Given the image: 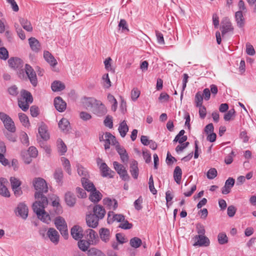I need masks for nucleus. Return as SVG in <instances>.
Instances as JSON below:
<instances>
[{
    "label": "nucleus",
    "instance_id": "obj_1",
    "mask_svg": "<svg viewBox=\"0 0 256 256\" xmlns=\"http://www.w3.org/2000/svg\"><path fill=\"white\" fill-rule=\"evenodd\" d=\"M48 204L47 198H43L42 201H36L32 204L33 210L36 214L38 218L47 224L50 220V215L44 210V208Z\"/></svg>",
    "mask_w": 256,
    "mask_h": 256
},
{
    "label": "nucleus",
    "instance_id": "obj_2",
    "mask_svg": "<svg viewBox=\"0 0 256 256\" xmlns=\"http://www.w3.org/2000/svg\"><path fill=\"white\" fill-rule=\"evenodd\" d=\"M33 186L36 192L34 197L37 201H42L43 198H46L44 194L48 192V187L46 180L40 178H35L33 180Z\"/></svg>",
    "mask_w": 256,
    "mask_h": 256
},
{
    "label": "nucleus",
    "instance_id": "obj_3",
    "mask_svg": "<svg viewBox=\"0 0 256 256\" xmlns=\"http://www.w3.org/2000/svg\"><path fill=\"white\" fill-rule=\"evenodd\" d=\"M0 120L2 122L5 128L11 132H16V128L12 120L6 114L1 112Z\"/></svg>",
    "mask_w": 256,
    "mask_h": 256
},
{
    "label": "nucleus",
    "instance_id": "obj_4",
    "mask_svg": "<svg viewBox=\"0 0 256 256\" xmlns=\"http://www.w3.org/2000/svg\"><path fill=\"white\" fill-rule=\"evenodd\" d=\"M114 168L119 174L121 179L124 181H128L130 177L128 174L127 170L124 165L120 164L117 162H113Z\"/></svg>",
    "mask_w": 256,
    "mask_h": 256
},
{
    "label": "nucleus",
    "instance_id": "obj_5",
    "mask_svg": "<svg viewBox=\"0 0 256 256\" xmlns=\"http://www.w3.org/2000/svg\"><path fill=\"white\" fill-rule=\"evenodd\" d=\"M194 243L193 246H208L210 244V240L205 236L196 235L194 238Z\"/></svg>",
    "mask_w": 256,
    "mask_h": 256
},
{
    "label": "nucleus",
    "instance_id": "obj_6",
    "mask_svg": "<svg viewBox=\"0 0 256 256\" xmlns=\"http://www.w3.org/2000/svg\"><path fill=\"white\" fill-rule=\"evenodd\" d=\"M220 28L222 30V36H224L227 32L233 31L234 28L228 18H223L222 21Z\"/></svg>",
    "mask_w": 256,
    "mask_h": 256
},
{
    "label": "nucleus",
    "instance_id": "obj_7",
    "mask_svg": "<svg viewBox=\"0 0 256 256\" xmlns=\"http://www.w3.org/2000/svg\"><path fill=\"white\" fill-rule=\"evenodd\" d=\"M116 150L119 154L122 162L126 164L129 160V156L126 150L118 142L116 146Z\"/></svg>",
    "mask_w": 256,
    "mask_h": 256
},
{
    "label": "nucleus",
    "instance_id": "obj_8",
    "mask_svg": "<svg viewBox=\"0 0 256 256\" xmlns=\"http://www.w3.org/2000/svg\"><path fill=\"white\" fill-rule=\"evenodd\" d=\"M25 70L26 74L32 85L36 86L38 84V80L35 72L28 64H26Z\"/></svg>",
    "mask_w": 256,
    "mask_h": 256
},
{
    "label": "nucleus",
    "instance_id": "obj_9",
    "mask_svg": "<svg viewBox=\"0 0 256 256\" xmlns=\"http://www.w3.org/2000/svg\"><path fill=\"white\" fill-rule=\"evenodd\" d=\"M92 112L98 116H100L106 114V109L100 101L97 100L93 106Z\"/></svg>",
    "mask_w": 256,
    "mask_h": 256
},
{
    "label": "nucleus",
    "instance_id": "obj_10",
    "mask_svg": "<svg viewBox=\"0 0 256 256\" xmlns=\"http://www.w3.org/2000/svg\"><path fill=\"white\" fill-rule=\"evenodd\" d=\"M125 216L122 214H116L113 212H109L108 214L107 222L108 224L114 222H121L124 220Z\"/></svg>",
    "mask_w": 256,
    "mask_h": 256
},
{
    "label": "nucleus",
    "instance_id": "obj_11",
    "mask_svg": "<svg viewBox=\"0 0 256 256\" xmlns=\"http://www.w3.org/2000/svg\"><path fill=\"white\" fill-rule=\"evenodd\" d=\"M28 210L26 205L24 202L20 203L16 208V213L23 219H26L28 216Z\"/></svg>",
    "mask_w": 256,
    "mask_h": 256
},
{
    "label": "nucleus",
    "instance_id": "obj_12",
    "mask_svg": "<svg viewBox=\"0 0 256 256\" xmlns=\"http://www.w3.org/2000/svg\"><path fill=\"white\" fill-rule=\"evenodd\" d=\"M86 220L88 226L93 228L98 226L100 220L96 216L93 215L92 214H87Z\"/></svg>",
    "mask_w": 256,
    "mask_h": 256
},
{
    "label": "nucleus",
    "instance_id": "obj_13",
    "mask_svg": "<svg viewBox=\"0 0 256 256\" xmlns=\"http://www.w3.org/2000/svg\"><path fill=\"white\" fill-rule=\"evenodd\" d=\"M9 66L14 70L19 69L22 67L23 62L21 59L18 58H10L8 60Z\"/></svg>",
    "mask_w": 256,
    "mask_h": 256
},
{
    "label": "nucleus",
    "instance_id": "obj_14",
    "mask_svg": "<svg viewBox=\"0 0 256 256\" xmlns=\"http://www.w3.org/2000/svg\"><path fill=\"white\" fill-rule=\"evenodd\" d=\"M86 238L90 242L93 243L98 240V234L93 230L88 228L84 232Z\"/></svg>",
    "mask_w": 256,
    "mask_h": 256
},
{
    "label": "nucleus",
    "instance_id": "obj_15",
    "mask_svg": "<svg viewBox=\"0 0 256 256\" xmlns=\"http://www.w3.org/2000/svg\"><path fill=\"white\" fill-rule=\"evenodd\" d=\"M71 235L76 240L81 239L83 237L82 229L78 226H74L71 229Z\"/></svg>",
    "mask_w": 256,
    "mask_h": 256
},
{
    "label": "nucleus",
    "instance_id": "obj_16",
    "mask_svg": "<svg viewBox=\"0 0 256 256\" xmlns=\"http://www.w3.org/2000/svg\"><path fill=\"white\" fill-rule=\"evenodd\" d=\"M93 215L96 216L100 220H102L105 214L106 210L104 207L100 204H96L93 208Z\"/></svg>",
    "mask_w": 256,
    "mask_h": 256
},
{
    "label": "nucleus",
    "instance_id": "obj_17",
    "mask_svg": "<svg viewBox=\"0 0 256 256\" xmlns=\"http://www.w3.org/2000/svg\"><path fill=\"white\" fill-rule=\"evenodd\" d=\"M54 105L56 108L60 112H64L66 106V104L60 96H57L54 98Z\"/></svg>",
    "mask_w": 256,
    "mask_h": 256
},
{
    "label": "nucleus",
    "instance_id": "obj_18",
    "mask_svg": "<svg viewBox=\"0 0 256 256\" xmlns=\"http://www.w3.org/2000/svg\"><path fill=\"white\" fill-rule=\"evenodd\" d=\"M235 180L232 178H229L226 182L224 186L222 188V194H227L230 192L231 188L234 184Z\"/></svg>",
    "mask_w": 256,
    "mask_h": 256
},
{
    "label": "nucleus",
    "instance_id": "obj_19",
    "mask_svg": "<svg viewBox=\"0 0 256 256\" xmlns=\"http://www.w3.org/2000/svg\"><path fill=\"white\" fill-rule=\"evenodd\" d=\"M47 235L50 241L54 244H58L60 236L58 232L54 228H50L47 232Z\"/></svg>",
    "mask_w": 256,
    "mask_h": 256
},
{
    "label": "nucleus",
    "instance_id": "obj_20",
    "mask_svg": "<svg viewBox=\"0 0 256 256\" xmlns=\"http://www.w3.org/2000/svg\"><path fill=\"white\" fill-rule=\"evenodd\" d=\"M81 182L83 187L85 190H86L88 192H92L94 191V190H96V188L93 182L90 181L88 178H82Z\"/></svg>",
    "mask_w": 256,
    "mask_h": 256
},
{
    "label": "nucleus",
    "instance_id": "obj_21",
    "mask_svg": "<svg viewBox=\"0 0 256 256\" xmlns=\"http://www.w3.org/2000/svg\"><path fill=\"white\" fill-rule=\"evenodd\" d=\"M100 169L102 172V176L103 177L109 176L113 178L114 172L104 162L102 163L100 166Z\"/></svg>",
    "mask_w": 256,
    "mask_h": 256
},
{
    "label": "nucleus",
    "instance_id": "obj_22",
    "mask_svg": "<svg viewBox=\"0 0 256 256\" xmlns=\"http://www.w3.org/2000/svg\"><path fill=\"white\" fill-rule=\"evenodd\" d=\"M44 58L46 61L51 66L54 67L58 64L56 59L48 51H44Z\"/></svg>",
    "mask_w": 256,
    "mask_h": 256
},
{
    "label": "nucleus",
    "instance_id": "obj_23",
    "mask_svg": "<svg viewBox=\"0 0 256 256\" xmlns=\"http://www.w3.org/2000/svg\"><path fill=\"white\" fill-rule=\"evenodd\" d=\"M138 163L136 160H133L130 164V172L134 179H137L138 176Z\"/></svg>",
    "mask_w": 256,
    "mask_h": 256
},
{
    "label": "nucleus",
    "instance_id": "obj_24",
    "mask_svg": "<svg viewBox=\"0 0 256 256\" xmlns=\"http://www.w3.org/2000/svg\"><path fill=\"white\" fill-rule=\"evenodd\" d=\"M28 43L31 50L38 52L40 50V44L37 39L35 38L31 37L28 39Z\"/></svg>",
    "mask_w": 256,
    "mask_h": 256
},
{
    "label": "nucleus",
    "instance_id": "obj_25",
    "mask_svg": "<svg viewBox=\"0 0 256 256\" xmlns=\"http://www.w3.org/2000/svg\"><path fill=\"white\" fill-rule=\"evenodd\" d=\"M100 239L104 242H108L110 239V232L109 229L102 228L99 230Z\"/></svg>",
    "mask_w": 256,
    "mask_h": 256
},
{
    "label": "nucleus",
    "instance_id": "obj_26",
    "mask_svg": "<svg viewBox=\"0 0 256 256\" xmlns=\"http://www.w3.org/2000/svg\"><path fill=\"white\" fill-rule=\"evenodd\" d=\"M235 20L238 26L242 28L245 25V19L241 11H238L235 13Z\"/></svg>",
    "mask_w": 256,
    "mask_h": 256
},
{
    "label": "nucleus",
    "instance_id": "obj_27",
    "mask_svg": "<svg viewBox=\"0 0 256 256\" xmlns=\"http://www.w3.org/2000/svg\"><path fill=\"white\" fill-rule=\"evenodd\" d=\"M58 125L59 128L64 132H68L70 128V123L66 118H62Z\"/></svg>",
    "mask_w": 256,
    "mask_h": 256
},
{
    "label": "nucleus",
    "instance_id": "obj_28",
    "mask_svg": "<svg viewBox=\"0 0 256 256\" xmlns=\"http://www.w3.org/2000/svg\"><path fill=\"white\" fill-rule=\"evenodd\" d=\"M104 205L108 206L109 208L116 210L118 208V202L115 199L112 200L110 198H105L103 200Z\"/></svg>",
    "mask_w": 256,
    "mask_h": 256
},
{
    "label": "nucleus",
    "instance_id": "obj_29",
    "mask_svg": "<svg viewBox=\"0 0 256 256\" xmlns=\"http://www.w3.org/2000/svg\"><path fill=\"white\" fill-rule=\"evenodd\" d=\"M118 130L120 136L122 138L125 137L126 133L128 131V126L125 120H123L120 124Z\"/></svg>",
    "mask_w": 256,
    "mask_h": 256
},
{
    "label": "nucleus",
    "instance_id": "obj_30",
    "mask_svg": "<svg viewBox=\"0 0 256 256\" xmlns=\"http://www.w3.org/2000/svg\"><path fill=\"white\" fill-rule=\"evenodd\" d=\"M65 201L70 206H73L76 202L74 195L70 192H68L65 194Z\"/></svg>",
    "mask_w": 256,
    "mask_h": 256
},
{
    "label": "nucleus",
    "instance_id": "obj_31",
    "mask_svg": "<svg viewBox=\"0 0 256 256\" xmlns=\"http://www.w3.org/2000/svg\"><path fill=\"white\" fill-rule=\"evenodd\" d=\"M96 99L92 98H88L84 99L83 101L84 106L87 109H90L92 111L93 106L96 102Z\"/></svg>",
    "mask_w": 256,
    "mask_h": 256
},
{
    "label": "nucleus",
    "instance_id": "obj_32",
    "mask_svg": "<svg viewBox=\"0 0 256 256\" xmlns=\"http://www.w3.org/2000/svg\"><path fill=\"white\" fill-rule=\"evenodd\" d=\"M102 198V194L96 189L94 191L90 192L89 199L92 202H99Z\"/></svg>",
    "mask_w": 256,
    "mask_h": 256
},
{
    "label": "nucleus",
    "instance_id": "obj_33",
    "mask_svg": "<svg viewBox=\"0 0 256 256\" xmlns=\"http://www.w3.org/2000/svg\"><path fill=\"white\" fill-rule=\"evenodd\" d=\"M51 88L54 92H60L65 88V85L60 81L55 80L52 84Z\"/></svg>",
    "mask_w": 256,
    "mask_h": 256
},
{
    "label": "nucleus",
    "instance_id": "obj_34",
    "mask_svg": "<svg viewBox=\"0 0 256 256\" xmlns=\"http://www.w3.org/2000/svg\"><path fill=\"white\" fill-rule=\"evenodd\" d=\"M54 224L56 228L59 230L64 229L67 227L66 223L62 217H58L56 218Z\"/></svg>",
    "mask_w": 256,
    "mask_h": 256
},
{
    "label": "nucleus",
    "instance_id": "obj_35",
    "mask_svg": "<svg viewBox=\"0 0 256 256\" xmlns=\"http://www.w3.org/2000/svg\"><path fill=\"white\" fill-rule=\"evenodd\" d=\"M54 176L56 182L60 185L62 184L63 172L61 168H56L54 174Z\"/></svg>",
    "mask_w": 256,
    "mask_h": 256
},
{
    "label": "nucleus",
    "instance_id": "obj_36",
    "mask_svg": "<svg viewBox=\"0 0 256 256\" xmlns=\"http://www.w3.org/2000/svg\"><path fill=\"white\" fill-rule=\"evenodd\" d=\"M182 176V170L180 168L176 166L174 172V178L176 182L179 184L180 182Z\"/></svg>",
    "mask_w": 256,
    "mask_h": 256
},
{
    "label": "nucleus",
    "instance_id": "obj_37",
    "mask_svg": "<svg viewBox=\"0 0 256 256\" xmlns=\"http://www.w3.org/2000/svg\"><path fill=\"white\" fill-rule=\"evenodd\" d=\"M38 133L41 137L44 140L49 138V134L48 132L46 126L44 125H42L38 128Z\"/></svg>",
    "mask_w": 256,
    "mask_h": 256
},
{
    "label": "nucleus",
    "instance_id": "obj_38",
    "mask_svg": "<svg viewBox=\"0 0 256 256\" xmlns=\"http://www.w3.org/2000/svg\"><path fill=\"white\" fill-rule=\"evenodd\" d=\"M78 173L82 178H89V174L86 168L80 164L76 165Z\"/></svg>",
    "mask_w": 256,
    "mask_h": 256
},
{
    "label": "nucleus",
    "instance_id": "obj_39",
    "mask_svg": "<svg viewBox=\"0 0 256 256\" xmlns=\"http://www.w3.org/2000/svg\"><path fill=\"white\" fill-rule=\"evenodd\" d=\"M20 22L22 28L28 32H32V27L30 22L24 18H20Z\"/></svg>",
    "mask_w": 256,
    "mask_h": 256
},
{
    "label": "nucleus",
    "instance_id": "obj_40",
    "mask_svg": "<svg viewBox=\"0 0 256 256\" xmlns=\"http://www.w3.org/2000/svg\"><path fill=\"white\" fill-rule=\"evenodd\" d=\"M22 100L26 102H30V104L32 102L33 98L31 94L26 90H23L22 91Z\"/></svg>",
    "mask_w": 256,
    "mask_h": 256
},
{
    "label": "nucleus",
    "instance_id": "obj_41",
    "mask_svg": "<svg viewBox=\"0 0 256 256\" xmlns=\"http://www.w3.org/2000/svg\"><path fill=\"white\" fill-rule=\"evenodd\" d=\"M18 118L20 122L25 127H28L30 126L28 118L26 114L23 113L18 114Z\"/></svg>",
    "mask_w": 256,
    "mask_h": 256
},
{
    "label": "nucleus",
    "instance_id": "obj_42",
    "mask_svg": "<svg viewBox=\"0 0 256 256\" xmlns=\"http://www.w3.org/2000/svg\"><path fill=\"white\" fill-rule=\"evenodd\" d=\"M90 242L86 240H80L78 242V244L79 248L83 252H86L88 250L90 244Z\"/></svg>",
    "mask_w": 256,
    "mask_h": 256
},
{
    "label": "nucleus",
    "instance_id": "obj_43",
    "mask_svg": "<svg viewBox=\"0 0 256 256\" xmlns=\"http://www.w3.org/2000/svg\"><path fill=\"white\" fill-rule=\"evenodd\" d=\"M130 244L132 247L136 248L141 246L142 241L140 238L134 237L130 239Z\"/></svg>",
    "mask_w": 256,
    "mask_h": 256
},
{
    "label": "nucleus",
    "instance_id": "obj_44",
    "mask_svg": "<svg viewBox=\"0 0 256 256\" xmlns=\"http://www.w3.org/2000/svg\"><path fill=\"white\" fill-rule=\"evenodd\" d=\"M57 142L58 143V152L60 155H64L67 150L66 146L61 139H58Z\"/></svg>",
    "mask_w": 256,
    "mask_h": 256
},
{
    "label": "nucleus",
    "instance_id": "obj_45",
    "mask_svg": "<svg viewBox=\"0 0 256 256\" xmlns=\"http://www.w3.org/2000/svg\"><path fill=\"white\" fill-rule=\"evenodd\" d=\"M102 85L104 88H108L111 86V82L108 74H104L102 76Z\"/></svg>",
    "mask_w": 256,
    "mask_h": 256
},
{
    "label": "nucleus",
    "instance_id": "obj_46",
    "mask_svg": "<svg viewBox=\"0 0 256 256\" xmlns=\"http://www.w3.org/2000/svg\"><path fill=\"white\" fill-rule=\"evenodd\" d=\"M203 100V95L201 92H198L195 96V102L197 107H202V106Z\"/></svg>",
    "mask_w": 256,
    "mask_h": 256
},
{
    "label": "nucleus",
    "instance_id": "obj_47",
    "mask_svg": "<svg viewBox=\"0 0 256 256\" xmlns=\"http://www.w3.org/2000/svg\"><path fill=\"white\" fill-rule=\"evenodd\" d=\"M88 256H105V254L100 250L96 248H91L88 251Z\"/></svg>",
    "mask_w": 256,
    "mask_h": 256
},
{
    "label": "nucleus",
    "instance_id": "obj_48",
    "mask_svg": "<svg viewBox=\"0 0 256 256\" xmlns=\"http://www.w3.org/2000/svg\"><path fill=\"white\" fill-rule=\"evenodd\" d=\"M62 160L63 161L62 165L64 167L65 170L69 175H70L72 174V171L70 161L68 160V159L65 158H62Z\"/></svg>",
    "mask_w": 256,
    "mask_h": 256
},
{
    "label": "nucleus",
    "instance_id": "obj_49",
    "mask_svg": "<svg viewBox=\"0 0 256 256\" xmlns=\"http://www.w3.org/2000/svg\"><path fill=\"white\" fill-rule=\"evenodd\" d=\"M10 182L12 190L18 188L21 185V182L15 177H11L10 178Z\"/></svg>",
    "mask_w": 256,
    "mask_h": 256
},
{
    "label": "nucleus",
    "instance_id": "obj_50",
    "mask_svg": "<svg viewBox=\"0 0 256 256\" xmlns=\"http://www.w3.org/2000/svg\"><path fill=\"white\" fill-rule=\"evenodd\" d=\"M0 195L6 198L10 196V192L4 184H0Z\"/></svg>",
    "mask_w": 256,
    "mask_h": 256
},
{
    "label": "nucleus",
    "instance_id": "obj_51",
    "mask_svg": "<svg viewBox=\"0 0 256 256\" xmlns=\"http://www.w3.org/2000/svg\"><path fill=\"white\" fill-rule=\"evenodd\" d=\"M218 242L220 244H224L228 242V238L224 232L220 233L218 236Z\"/></svg>",
    "mask_w": 256,
    "mask_h": 256
},
{
    "label": "nucleus",
    "instance_id": "obj_52",
    "mask_svg": "<svg viewBox=\"0 0 256 256\" xmlns=\"http://www.w3.org/2000/svg\"><path fill=\"white\" fill-rule=\"evenodd\" d=\"M29 104L30 103L27 102L22 98L18 100V104L19 107L24 112H26L28 109Z\"/></svg>",
    "mask_w": 256,
    "mask_h": 256
},
{
    "label": "nucleus",
    "instance_id": "obj_53",
    "mask_svg": "<svg viewBox=\"0 0 256 256\" xmlns=\"http://www.w3.org/2000/svg\"><path fill=\"white\" fill-rule=\"evenodd\" d=\"M217 174L216 170L215 168H211L207 172L206 176L208 179L212 180L217 176Z\"/></svg>",
    "mask_w": 256,
    "mask_h": 256
},
{
    "label": "nucleus",
    "instance_id": "obj_54",
    "mask_svg": "<svg viewBox=\"0 0 256 256\" xmlns=\"http://www.w3.org/2000/svg\"><path fill=\"white\" fill-rule=\"evenodd\" d=\"M235 110L234 108L230 110L224 116V120L226 121L230 120L235 115Z\"/></svg>",
    "mask_w": 256,
    "mask_h": 256
},
{
    "label": "nucleus",
    "instance_id": "obj_55",
    "mask_svg": "<svg viewBox=\"0 0 256 256\" xmlns=\"http://www.w3.org/2000/svg\"><path fill=\"white\" fill-rule=\"evenodd\" d=\"M133 225L132 223H130L127 220L122 221L119 226V228L124 230H130L132 228Z\"/></svg>",
    "mask_w": 256,
    "mask_h": 256
},
{
    "label": "nucleus",
    "instance_id": "obj_56",
    "mask_svg": "<svg viewBox=\"0 0 256 256\" xmlns=\"http://www.w3.org/2000/svg\"><path fill=\"white\" fill-rule=\"evenodd\" d=\"M20 139L22 144L26 146L29 145V140L28 134L25 132H22L20 135Z\"/></svg>",
    "mask_w": 256,
    "mask_h": 256
},
{
    "label": "nucleus",
    "instance_id": "obj_57",
    "mask_svg": "<svg viewBox=\"0 0 256 256\" xmlns=\"http://www.w3.org/2000/svg\"><path fill=\"white\" fill-rule=\"evenodd\" d=\"M104 139L111 140L112 144L116 146L118 142L116 140V137L112 134L110 132H106L104 134Z\"/></svg>",
    "mask_w": 256,
    "mask_h": 256
},
{
    "label": "nucleus",
    "instance_id": "obj_58",
    "mask_svg": "<svg viewBox=\"0 0 256 256\" xmlns=\"http://www.w3.org/2000/svg\"><path fill=\"white\" fill-rule=\"evenodd\" d=\"M8 58V52L4 47L0 48V58L6 60Z\"/></svg>",
    "mask_w": 256,
    "mask_h": 256
},
{
    "label": "nucleus",
    "instance_id": "obj_59",
    "mask_svg": "<svg viewBox=\"0 0 256 256\" xmlns=\"http://www.w3.org/2000/svg\"><path fill=\"white\" fill-rule=\"evenodd\" d=\"M246 52L248 55L254 56L256 52L253 46L250 43L246 44Z\"/></svg>",
    "mask_w": 256,
    "mask_h": 256
},
{
    "label": "nucleus",
    "instance_id": "obj_60",
    "mask_svg": "<svg viewBox=\"0 0 256 256\" xmlns=\"http://www.w3.org/2000/svg\"><path fill=\"white\" fill-rule=\"evenodd\" d=\"M140 91L136 88H134L132 90L131 98L132 100L135 101L140 95Z\"/></svg>",
    "mask_w": 256,
    "mask_h": 256
},
{
    "label": "nucleus",
    "instance_id": "obj_61",
    "mask_svg": "<svg viewBox=\"0 0 256 256\" xmlns=\"http://www.w3.org/2000/svg\"><path fill=\"white\" fill-rule=\"evenodd\" d=\"M142 198L141 196H140L134 202V206L135 208L140 210L142 209Z\"/></svg>",
    "mask_w": 256,
    "mask_h": 256
},
{
    "label": "nucleus",
    "instance_id": "obj_62",
    "mask_svg": "<svg viewBox=\"0 0 256 256\" xmlns=\"http://www.w3.org/2000/svg\"><path fill=\"white\" fill-rule=\"evenodd\" d=\"M104 124L106 126L112 128L113 127L112 117L110 116H107L104 120Z\"/></svg>",
    "mask_w": 256,
    "mask_h": 256
},
{
    "label": "nucleus",
    "instance_id": "obj_63",
    "mask_svg": "<svg viewBox=\"0 0 256 256\" xmlns=\"http://www.w3.org/2000/svg\"><path fill=\"white\" fill-rule=\"evenodd\" d=\"M142 156L146 163L148 164L151 162V154L148 150H142Z\"/></svg>",
    "mask_w": 256,
    "mask_h": 256
},
{
    "label": "nucleus",
    "instance_id": "obj_64",
    "mask_svg": "<svg viewBox=\"0 0 256 256\" xmlns=\"http://www.w3.org/2000/svg\"><path fill=\"white\" fill-rule=\"evenodd\" d=\"M156 34L158 42L160 44H164V40L163 34L160 32L158 30L156 31Z\"/></svg>",
    "mask_w": 256,
    "mask_h": 256
}]
</instances>
